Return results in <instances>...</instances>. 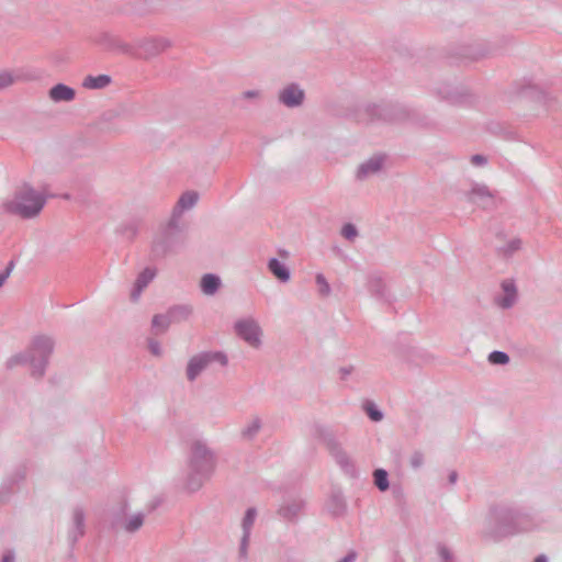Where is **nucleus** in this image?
Returning <instances> with one entry per match:
<instances>
[{"label":"nucleus","mask_w":562,"mask_h":562,"mask_svg":"<svg viewBox=\"0 0 562 562\" xmlns=\"http://www.w3.org/2000/svg\"><path fill=\"white\" fill-rule=\"evenodd\" d=\"M490 516L494 524L493 538L496 540L540 531L547 524L540 513L515 504L496 505L492 507Z\"/></svg>","instance_id":"obj_1"},{"label":"nucleus","mask_w":562,"mask_h":562,"mask_svg":"<svg viewBox=\"0 0 562 562\" xmlns=\"http://www.w3.org/2000/svg\"><path fill=\"white\" fill-rule=\"evenodd\" d=\"M216 459L214 452L202 440H195L190 448L189 474L187 488L196 492L215 470Z\"/></svg>","instance_id":"obj_2"},{"label":"nucleus","mask_w":562,"mask_h":562,"mask_svg":"<svg viewBox=\"0 0 562 562\" xmlns=\"http://www.w3.org/2000/svg\"><path fill=\"white\" fill-rule=\"evenodd\" d=\"M46 202L47 196L44 192L25 184L2 202V209L7 214L31 220L41 214Z\"/></svg>","instance_id":"obj_3"},{"label":"nucleus","mask_w":562,"mask_h":562,"mask_svg":"<svg viewBox=\"0 0 562 562\" xmlns=\"http://www.w3.org/2000/svg\"><path fill=\"white\" fill-rule=\"evenodd\" d=\"M54 339L46 335L34 336L24 352L15 355L8 360V367L29 364L32 375L42 378L45 373L50 355L54 351Z\"/></svg>","instance_id":"obj_4"},{"label":"nucleus","mask_w":562,"mask_h":562,"mask_svg":"<svg viewBox=\"0 0 562 562\" xmlns=\"http://www.w3.org/2000/svg\"><path fill=\"white\" fill-rule=\"evenodd\" d=\"M314 436L326 447L328 453L335 460L337 465L349 476L357 475L356 464L337 439L334 431L325 426L316 425Z\"/></svg>","instance_id":"obj_5"},{"label":"nucleus","mask_w":562,"mask_h":562,"mask_svg":"<svg viewBox=\"0 0 562 562\" xmlns=\"http://www.w3.org/2000/svg\"><path fill=\"white\" fill-rule=\"evenodd\" d=\"M213 363L221 367L228 364L227 356L222 351H202L189 358L186 367V378L189 382H194Z\"/></svg>","instance_id":"obj_6"},{"label":"nucleus","mask_w":562,"mask_h":562,"mask_svg":"<svg viewBox=\"0 0 562 562\" xmlns=\"http://www.w3.org/2000/svg\"><path fill=\"white\" fill-rule=\"evenodd\" d=\"M184 229L186 225L182 220L171 215L168 223L154 240L155 250L165 254L182 244Z\"/></svg>","instance_id":"obj_7"},{"label":"nucleus","mask_w":562,"mask_h":562,"mask_svg":"<svg viewBox=\"0 0 562 562\" xmlns=\"http://www.w3.org/2000/svg\"><path fill=\"white\" fill-rule=\"evenodd\" d=\"M234 331L241 340L254 349L262 346L263 331L258 321L254 317L239 318L234 323Z\"/></svg>","instance_id":"obj_8"},{"label":"nucleus","mask_w":562,"mask_h":562,"mask_svg":"<svg viewBox=\"0 0 562 562\" xmlns=\"http://www.w3.org/2000/svg\"><path fill=\"white\" fill-rule=\"evenodd\" d=\"M171 46V43L166 37H144L136 40L137 58L149 59L158 56L167 48Z\"/></svg>","instance_id":"obj_9"},{"label":"nucleus","mask_w":562,"mask_h":562,"mask_svg":"<svg viewBox=\"0 0 562 562\" xmlns=\"http://www.w3.org/2000/svg\"><path fill=\"white\" fill-rule=\"evenodd\" d=\"M465 198L469 202L485 210L495 209L497 206L496 192L491 191L484 183H473L471 189L465 192Z\"/></svg>","instance_id":"obj_10"},{"label":"nucleus","mask_w":562,"mask_h":562,"mask_svg":"<svg viewBox=\"0 0 562 562\" xmlns=\"http://www.w3.org/2000/svg\"><path fill=\"white\" fill-rule=\"evenodd\" d=\"M86 514L82 507L76 506L71 510L70 525L67 531L69 544L74 547L86 532Z\"/></svg>","instance_id":"obj_11"},{"label":"nucleus","mask_w":562,"mask_h":562,"mask_svg":"<svg viewBox=\"0 0 562 562\" xmlns=\"http://www.w3.org/2000/svg\"><path fill=\"white\" fill-rule=\"evenodd\" d=\"M305 98L304 90L296 83H290L278 93V100L286 108L293 109L302 105Z\"/></svg>","instance_id":"obj_12"},{"label":"nucleus","mask_w":562,"mask_h":562,"mask_svg":"<svg viewBox=\"0 0 562 562\" xmlns=\"http://www.w3.org/2000/svg\"><path fill=\"white\" fill-rule=\"evenodd\" d=\"M385 161V157L382 155H374L362 162L358 169L356 177L358 180L362 181L372 177L381 171Z\"/></svg>","instance_id":"obj_13"},{"label":"nucleus","mask_w":562,"mask_h":562,"mask_svg":"<svg viewBox=\"0 0 562 562\" xmlns=\"http://www.w3.org/2000/svg\"><path fill=\"white\" fill-rule=\"evenodd\" d=\"M304 505V501L300 497L288 498L280 505L278 515L284 520L294 521L303 510Z\"/></svg>","instance_id":"obj_14"},{"label":"nucleus","mask_w":562,"mask_h":562,"mask_svg":"<svg viewBox=\"0 0 562 562\" xmlns=\"http://www.w3.org/2000/svg\"><path fill=\"white\" fill-rule=\"evenodd\" d=\"M156 277V270L153 268H145L136 278L133 289L131 291V300L133 302H137L142 295V292L145 288L154 280Z\"/></svg>","instance_id":"obj_15"},{"label":"nucleus","mask_w":562,"mask_h":562,"mask_svg":"<svg viewBox=\"0 0 562 562\" xmlns=\"http://www.w3.org/2000/svg\"><path fill=\"white\" fill-rule=\"evenodd\" d=\"M367 289L371 295L378 299H385L387 291L384 278L379 272L369 273L367 277Z\"/></svg>","instance_id":"obj_16"},{"label":"nucleus","mask_w":562,"mask_h":562,"mask_svg":"<svg viewBox=\"0 0 562 562\" xmlns=\"http://www.w3.org/2000/svg\"><path fill=\"white\" fill-rule=\"evenodd\" d=\"M502 289L504 291V295L495 299L496 304L503 308H510L517 300V289L513 281L505 280L502 282Z\"/></svg>","instance_id":"obj_17"},{"label":"nucleus","mask_w":562,"mask_h":562,"mask_svg":"<svg viewBox=\"0 0 562 562\" xmlns=\"http://www.w3.org/2000/svg\"><path fill=\"white\" fill-rule=\"evenodd\" d=\"M199 195L194 191L184 192L173 206L171 215L182 220V213L192 209L198 202Z\"/></svg>","instance_id":"obj_18"},{"label":"nucleus","mask_w":562,"mask_h":562,"mask_svg":"<svg viewBox=\"0 0 562 562\" xmlns=\"http://www.w3.org/2000/svg\"><path fill=\"white\" fill-rule=\"evenodd\" d=\"M48 95L54 102H69L75 99L76 92L64 83H57L49 89Z\"/></svg>","instance_id":"obj_19"},{"label":"nucleus","mask_w":562,"mask_h":562,"mask_svg":"<svg viewBox=\"0 0 562 562\" xmlns=\"http://www.w3.org/2000/svg\"><path fill=\"white\" fill-rule=\"evenodd\" d=\"M221 284L222 282L218 276L206 273L201 279L200 288L203 294L212 296L220 290Z\"/></svg>","instance_id":"obj_20"},{"label":"nucleus","mask_w":562,"mask_h":562,"mask_svg":"<svg viewBox=\"0 0 562 562\" xmlns=\"http://www.w3.org/2000/svg\"><path fill=\"white\" fill-rule=\"evenodd\" d=\"M437 94L451 103H460L463 99V93L458 87L450 83H445L437 88Z\"/></svg>","instance_id":"obj_21"},{"label":"nucleus","mask_w":562,"mask_h":562,"mask_svg":"<svg viewBox=\"0 0 562 562\" xmlns=\"http://www.w3.org/2000/svg\"><path fill=\"white\" fill-rule=\"evenodd\" d=\"M268 269L278 280L283 283L288 282L291 278L289 268L277 258L269 259Z\"/></svg>","instance_id":"obj_22"},{"label":"nucleus","mask_w":562,"mask_h":562,"mask_svg":"<svg viewBox=\"0 0 562 562\" xmlns=\"http://www.w3.org/2000/svg\"><path fill=\"white\" fill-rule=\"evenodd\" d=\"M192 312L193 308L191 305L180 304L171 306L167 311V314L169 315L172 323H181L187 321L192 315Z\"/></svg>","instance_id":"obj_23"},{"label":"nucleus","mask_w":562,"mask_h":562,"mask_svg":"<svg viewBox=\"0 0 562 562\" xmlns=\"http://www.w3.org/2000/svg\"><path fill=\"white\" fill-rule=\"evenodd\" d=\"M111 83V77L108 75L87 76L82 86L87 89H103Z\"/></svg>","instance_id":"obj_24"},{"label":"nucleus","mask_w":562,"mask_h":562,"mask_svg":"<svg viewBox=\"0 0 562 562\" xmlns=\"http://www.w3.org/2000/svg\"><path fill=\"white\" fill-rule=\"evenodd\" d=\"M364 113L368 116L366 120L369 122H373L376 120H389V109L386 106L369 104L366 108Z\"/></svg>","instance_id":"obj_25"},{"label":"nucleus","mask_w":562,"mask_h":562,"mask_svg":"<svg viewBox=\"0 0 562 562\" xmlns=\"http://www.w3.org/2000/svg\"><path fill=\"white\" fill-rule=\"evenodd\" d=\"M328 508L335 516H341L346 512L347 505L341 493L336 492L331 494Z\"/></svg>","instance_id":"obj_26"},{"label":"nucleus","mask_w":562,"mask_h":562,"mask_svg":"<svg viewBox=\"0 0 562 562\" xmlns=\"http://www.w3.org/2000/svg\"><path fill=\"white\" fill-rule=\"evenodd\" d=\"M261 426V419L259 417H252L241 430L243 438L247 440L254 439L260 431Z\"/></svg>","instance_id":"obj_27"},{"label":"nucleus","mask_w":562,"mask_h":562,"mask_svg":"<svg viewBox=\"0 0 562 562\" xmlns=\"http://www.w3.org/2000/svg\"><path fill=\"white\" fill-rule=\"evenodd\" d=\"M171 323L172 322L167 313L156 314L151 319V327L156 330V334H162L168 330Z\"/></svg>","instance_id":"obj_28"},{"label":"nucleus","mask_w":562,"mask_h":562,"mask_svg":"<svg viewBox=\"0 0 562 562\" xmlns=\"http://www.w3.org/2000/svg\"><path fill=\"white\" fill-rule=\"evenodd\" d=\"M144 520L145 515L143 513H136L125 519L123 528L127 532H136L143 526Z\"/></svg>","instance_id":"obj_29"},{"label":"nucleus","mask_w":562,"mask_h":562,"mask_svg":"<svg viewBox=\"0 0 562 562\" xmlns=\"http://www.w3.org/2000/svg\"><path fill=\"white\" fill-rule=\"evenodd\" d=\"M21 79V71L0 70V90L12 86Z\"/></svg>","instance_id":"obj_30"},{"label":"nucleus","mask_w":562,"mask_h":562,"mask_svg":"<svg viewBox=\"0 0 562 562\" xmlns=\"http://www.w3.org/2000/svg\"><path fill=\"white\" fill-rule=\"evenodd\" d=\"M256 517H257V510L255 508L251 507L246 510L245 516L241 520L243 535H247V536L251 535V529L254 527Z\"/></svg>","instance_id":"obj_31"},{"label":"nucleus","mask_w":562,"mask_h":562,"mask_svg":"<svg viewBox=\"0 0 562 562\" xmlns=\"http://www.w3.org/2000/svg\"><path fill=\"white\" fill-rule=\"evenodd\" d=\"M111 50L122 53V54L132 55V56L136 57V54H137L136 41L134 43L130 44V43H125V42L121 41L117 37L116 41L114 42V46L112 47Z\"/></svg>","instance_id":"obj_32"},{"label":"nucleus","mask_w":562,"mask_h":562,"mask_svg":"<svg viewBox=\"0 0 562 562\" xmlns=\"http://www.w3.org/2000/svg\"><path fill=\"white\" fill-rule=\"evenodd\" d=\"M374 484L381 491L385 492L390 487L389 474L384 469H376L373 472Z\"/></svg>","instance_id":"obj_33"},{"label":"nucleus","mask_w":562,"mask_h":562,"mask_svg":"<svg viewBox=\"0 0 562 562\" xmlns=\"http://www.w3.org/2000/svg\"><path fill=\"white\" fill-rule=\"evenodd\" d=\"M521 247V240L519 238H513L506 245L498 248V252L504 257H509Z\"/></svg>","instance_id":"obj_34"},{"label":"nucleus","mask_w":562,"mask_h":562,"mask_svg":"<svg viewBox=\"0 0 562 562\" xmlns=\"http://www.w3.org/2000/svg\"><path fill=\"white\" fill-rule=\"evenodd\" d=\"M509 360V356L504 351L494 350L488 355V361L492 364L505 366Z\"/></svg>","instance_id":"obj_35"},{"label":"nucleus","mask_w":562,"mask_h":562,"mask_svg":"<svg viewBox=\"0 0 562 562\" xmlns=\"http://www.w3.org/2000/svg\"><path fill=\"white\" fill-rule=\"evenodd\" d=\"M316 284L318 286V293L322 296H328L330 294V285L327 282L323 273H317L315 277Z\"/></svg>","instance_id":"obj_36"},{"label":"nucleus","mask_w":562,"mask_h":562,"mask_svg":"<svg viewBox=\"0 0 562 562\" xmlns=\"http://www.w3.org/2000/svg\"><path fill=\"white\" fill-rule=\"evenodd\" d=\"M341 235L347 240L352 241L358 236V229L353 224L347 223L341 228Z\"/></svg>","instance_id":"obj_37"},{"label":"nucleus","mask_w":562,"mask_h":562,"mask_svg":"<svg viewBox=\"0 0 562 562\" xmlns=\"http://www.w3.org/2000/svg\"><path fill=\"white\" fill-rule=\"evenodd\" d=\"M250 536L241 535L240 544L238 549V555L241 560H247L248 558V547H249Z\"/></svg>","instance_id":"obj_38"},{"label":"nucleus","mask_w":562,"mask_h":562,"mask_svg":"<svg viewBox=\"0 0 562 562\" xmlns=\"http://www.w3.org/2000/svg\"><path fill=\"white\" fill-rule=\"evenodd\" d=\"M437 552L441 559V562H453L454 561L453 554L447 546L441 544V543L438 544Z\"/></svg>","instance_id":"obj_39"},{"label":"nucleus","mask_w":562,"mask_h":562,"mask_svg":"<svg viewBox=\"0 0 562 562\" xmlns=\"http://www.w3.org/2000/svg\"><path fill=\"white\" fill-rule=\"evenodd\" d=\"M366 412L373 422H380L383 418L382 412L372 403L366 405Z\"/></svg>","instance_id":"obj_40"},{"label":"nucleus","mask_w":562,"mask_h":562,"mask_svg":"<svg viewBox=\"0 0 562 562\" xmlns=\"http://www.w3.org/2000/svg\"><path fill=\"white\" fill-rule=\"evenodd\" d=\"M116 38L117 37L112 34L103 33L100 35L98 42L99 44L103 45L106 49L111 50L114 46V42L116 41Z\"/></svg>","instance_id":"obj_41"},{"label":"nucleus","mask_w":562,"mask_h":562,"mask_svg":"<svg viewBox=\"0 0 562 562\" xmlns=\"http://www.w3.org/2000/svg\"><path fill=\"white\" fill-rule=\"evenodd\" d=\"M409 464L414 469L420 468L424 464V453L420 451L413 452L409 458Z\"/></svg>","instance_id":"obj_42"},{"label":"nucleus","mask_w":562,"mask_h":562,"mask_svg":"<svg viewBox=\"0 0 562 562\" xmlns=\"http://www.w3.org/2000/svg\"><path fill=\"white\" fill-rule=\"evenodd\" d=\"M148 349L151 352V355H154L156 357H161L162 356L161 345L156 339H153V338L148 339Z\"/></svg>","instance_id":"obj_43"},{"label":"nucleus","mask_w":562,"mask_h":562,"mask_svg":"<svg viewBox=\"0 0 562 562\" xmlns=\"http://www.w3.org/2000/svg\"><path fill=\"white\" fill-rule=\"evenodd\" d=\"M470 161L475 167H484L487 165L488 159L484 155L476 154V155L471 156Z\"/></svg>","instance_id":"obj_44"},{"label":"nucleus","mask_w":562,"mask_h":562,"mask_svg":"<svg viewBox=\"0 0 562 562\" xmlns=\"http://www.w3.org/2000/svg\"><path fill=\"white\" fill-rule=\"evenodd\" d=\"M13 267V261H10L7 268L2 272H0V288L5 283L7 279L10 277Z\"/></svg>","instance_id":"obj_45"},{"label":"nucleus","mask_w":562,"mask_h":562,"mask_svg":"<svg viewBox=\"0 0 562 562\" xmlns=\"http://www.w3.org/2000/svg\"><path fill=\"white\" fill-rule=\"evenodd\" d=\"M261 97L260 90H246L241 93V98L244 99H250V100H258Z\"/></svg>","instance_id":"obj_46"},{"label":"nucleus","mask_w":562,"mask_h":562,"mask_svg":"<svg viewBox=\"0 0 562 562\" xmlns=\"http://www.w3.org/2000/svg\"><path fill=\"white\" fill-rule=\"evenodd\" d=\"M0 562H15L14 551L8 550L3 553Z\"/></svg>","instance_id":"obj_47"},{"label":"nucleus","mask_w":562,"mask_h":562,"mask_svg":"<svg viewBox=\"0 0 562 562\" xmlns=\"http://www.w3.org/2000/svg\"><path fill=\"white\" fill-rule=\"evenodd\" d=\"M357 557H358L357 552L355 550H351L347 553L346 557L340 559L338 562H356Z\"/></svg>","instance_id":"obj_48"},{"label":"nucleus","mask_w":562,"mask_h":562,"mask_svg":"<svg viewBox=\"0 0 562 562\" xmlns=\"http://www.w3.org/2000/svg\"><path fill=\"white\" fill-rule=\"evenodd\" d=\"M458 480V473L456 471H452L450 474H449V483L450 484H454Z\"/></svg>","instance_id":"obj_49"},{"label":"nucleus","mask_w":562,"mask_h":562,"mask_svg":"<svg viewBox=\"0 0 562 562\" xmlns=\"http://www.w3.org/2000/svg\"><path fill=\"white\" fill-rule=\"evenodd\" d=\"M340 372H341L342 378H346L347 375H349L352 372V368L351 367H349V368H341Z\"/></svg>","instance_id":"obj_50"},{"label":"nucleus","mask_w":562,"mask_h":562,"mask_svg":"<svg viewBox=\"0 0 562 562\" xmlns=\"http://www.w3.org/2000/svg\"><path fill=\"white\" fill-rule=\"evenodd\" d=\"M533 562H548V558H547L546 554H539V555L536 557Z\"/></svg>","instance_id":"obj_51"},{"label":"nucleus","mask_w":562,"mask_h":562,"mask_svg":"<svg viewBox=\"0 0 562 562\" xmlns=\"http://www.w3.org/2000/svg\"><path fill=\"white\" fill-rule=\"evenodd\" d=\"M279 254L282 256V257H288L289 256V252L286 250H279Z\"/></svg>","instance_id":"obj_52"}]
</instances>
